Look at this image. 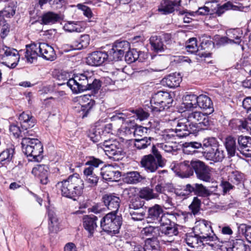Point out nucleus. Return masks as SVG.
Returning a JSON list of instances; mask_svg holds the SVG:
<instances>
[{"label": "nucleus", "instance_id": "3", "mask_svg": "<svg viewBox=\"0 0 251 251\" xmlns=\"http://www.w3.org/2000/svg\"><path fill=\"white\" fill-rule=\"evenodd\" d=\"M25 57L28 62L32 63L39 56L49 61H53L56 58L54 49L45 43H40L38 45L31 44L26 46Z\"/></svg>", "mask_w": 251, "mask_h": 251}, {"label": "nucleus", "instance_id": "63", "mask_svg": "<svg viewBox=\"0 0 251 251\" xmlns=\"http://www.w3.org/2000/svg\"><path fill=\"white\" fill-rule=\"evenodd\" d=\"M15 11L16 7L13 5V4H11L5 7L0 12L2 17L10 18L11 17L13 16L15 14Z\"/></svg>", "mask_w": 251, "mask_h": 251}, {"label": "nucleus", "instance_id": "36", "mask_svg": "<svg viewBox=\"0 0 251 251\" xmlns=\"http://www.w3.org/2000/svg\"><path fill=\"white\" fill-rule=\"evenodd\" d=\"M103 179L108 181H116L121 176V172L114 170L112 167L109 168L104 173H100Z\"/></svg>", "mask_w": 251, "mask_h": 251}, {"label": "nucleus", "instance_id": "14", "mask_svg": "<svg viewBox=\"0 0 251 251\" xmlns=\"http://www.w3.org/2000/svg\"><path fill=\"white\" fill-rule=\"evenodd\" d=\"M238 151L246 157H251V137L239 136L237 139Z\"/></svg>", "mask_w": 251, "mask_h": 251}, {"label": "nucleus", "instance_id": "7", "mask_svg": "<svg viewBox=\"0 0 251 251\" xmlns=\"http://www.w3.org/2000/svg\"><path fill=\"white\" fill-rule=\"evenodd\" d=\"M23 152L32 161L39 162L43 158V146L38 139L30 138L29 136L24 137L22 141Z\"/></svg>", "mask_w": 251, "mask_h": 251}, {"label": "nucleus", "instance_id": "50", "mask_svg": "<svg viewBox=\"0 0 251 251\" xmlns=\"http://www.w3.org/2000/svg\"><path fill=\"white\" fill-rule=\"evenodd\" d=\"M112 45L123 55L130 49L129 43L126 40H117Z\"/></svg>", "mask_w": 251, "mask_h": 251}, {"label": "nucleus", "instance_id": "24", "mask_svg": "<svg viewBox=\"0 0 251 251\" xmlns=\"http://www.w3.org/2000/svg\"><path fill=\"white\" fill-rule=\"evenodd\" d=\"M197 107L206 111V114L212 113L214 110L211 99L207 95L201 94L198 96Z\"/></svg>", "mask_w": 251, "mask_h": 251}, {"label": "nucleus", "instance_id": "9", "mask_svg": "<svg viewBox=\"0 0 251 251\" xmlns=\"http://www.w3.org/2000/svg\"><path fill=\"white\" fill-rule=\"evenodd\" d=\"M186 119L187 122L191 124L190 129L197 132L201 130L207 129L212 125L208 116L200 111L190 113Z\"/></svg>", "mask_w": 251, "mask_h": 251}, {"label": "nucleus", "instance_id": "61", "mask_svg": "<svg viewBox=\"0 0 251 251\" xmlns=\"http://www.w3.org/2000/svg\"><path fill=\"white\" fill-rule=\"evenodd\" d=\"M201 200L197 197H195L193 198L192 203L189 206V208L192 213L195 215L199 212L201 209Z\"/></svg>", "mask_w": 251, "mask_h": 251}, {"label": "nucleus", "instance_id": "33", "mask_svg": "<svg viewBox=\"0 0 251 251\" xmlns=\"http://www.w3.org/2000/svg\"><path fill=\"white\" fill-rule=\"evenodd\" d=\"M145 177L137 171L129 172L124 176V181L128 184H135L141 182Z\"/></svg>", "mask_w": 251, "mask_h": 251}, {"label": "nucleus", "instance_id": "32", "mask_svg": "<svg viewBox=\"0 0 251 251\" xmlns=\"http://www.w3.org/2000/svg\"><path fill=\"white\" fill-rule=\"evenodd\" d=\"M163 213L161 207L155 204L154 206L150 207L148 209V219L150 222L157 224V221Z\"/></svg>", "mask_w": 251, "mask_h": 251}, {"label": "nucleus", "instance_id": "46", "mask_svg": "<svg viewBox=\"0 0 251 251\" xmlns=\"http://www.w3.org/2000/svg\"><path fill=\"white\" fill-rule=\"evenodd\" d=\"M95 104V101L94 100H90L86 104L79 105L77 107V111L80 113V116H81L82 118L87 117L89 111Z\"/></svg>", "mask_w": 251, "mask_h": 251}, {"label": "nucleus", "instance_id": "39", "mask_svg": "<svg viewBox=\"0 0 251 251\" xmlns=\"http://www.w3.org/2000/svg\"><path fill=\"white\" fill-rule=\"evenodd\" d=\"M139 197L142 200H150L159 198V196L153 192V190L149 187H145L142 188L139 193Z\"/></svg>", "mask_w": 251, "mask_h": 251}, {"label": "nucleus", "instance_id": "43", "mask_svg": "<svg viewBox=\"0 0 251 251\" xmlns=\"http://www.w3.org/2000/svg\"><path fill=\"white\" fill-rule=\"evenodd\" d=\"M192 184H187L183 186L180 189H176L175 191V194L183 199L188 197L194 191Z\"/></svg>", "mask_w": 251, "mask_h": 251}, {"label": "nucleus", "instance_id": "6", "mask_svg": "<svg viewBox=\"0 0 251 251\" xmlns=\"http://www.w3.org/2000/svg\"><path fill=\"white\" fill-rule=\"evenodd\" d=\"M172 95L170 93L161 91L152 95L150 100V109L154 116H158L170 107L173 101Z\"/></svg>", "mask_w": 251, "mask_h": 251}, {"label": "nucleus", "instance_id": "15", "mask_svg": "<svg viewBox=\"0 0 251 251\" xmlns=\"http://www.w3.org/2000/svg\"><path fill=\"white\" fill-rule=\"evenodd\" d=\"M227 37H223L219 40V44L224 45L228 43L240 44L241 42L242 33L239 28L231 29L226 32Z\"/></svg>", "mask_w": 251, "mask_h": 251}, {"label": "nucleus", "instance_id": "38", "mask_svg": "<svg viewBox=\"0 0 251 251\" xmlns=\"http://www.w3.org/2000/svg\"><path fill=\"white\" fill-rule=\"evenodd\" d=\"M15 153V149L11 147L3 151L0 153V163L5 165L12 161Z\"/></svg>", "mask_w": 251, "mask_h": 251}, {"label": "nucleus", "instance_id": "18", "mask_svg": "<svg viewBox=\"0 0 251 251\" xmlns=\"http://www.w3.org/2000/svg\"><path fill=\"white\" fill-rule=\"evenodd\" d=\"M107 56L106 52L94 51L86 58V62L91 66H100L107 60Z\"/></svg>", "mask_w": 251, "mask_h": 251}, {"label": "nucleus", "instance_id": "34", "mask_svg": "<svg viewBox=\"0 0 251 251\" xmlns=\"http://www.w3.org/2000/svg\"><path fill=\"white\" fill-rule=\"evenodd\" d=\"M145 53L143 52L137 51V50L133 49L129 50L125 54V60L128 63L139 60L140 62L143 61V57Z\"/></svg>", "mask_w": 251, "mask_h": 251}, {"label": "nucleus", "instance_id": "47", "mask_svg": "<svg viewBox=\"0 0 251 251\" xmlns=\"http://www.w3.org/2000/svg\"><path fill=\"white\" fill-rule=\"evenodd\" d=\"M218 1L217 0L216 4V7L213 9L211 8L212 14L215 13L217 16H221L226 10L231 9L233 7V5L231 3L227 2L223 5L220 6L218 3Z\"/></svg>", "mask_w": 251, "mask_h": 251}, {"label": "nucleus", "instance_id": "12", "mask_svg": "<svg viewBox=\"0 0 251 251\" xmlns=\"http://www.w3.org/2000/svg\"><path fill=\"white\" fill-rule=\"evenodd\" d=\"M191 166L198 178L205 182L211 181V170L208 166L199 160H192Z\"/></svg>", "mask_w": 251, "mask_h": 251}, {"label": "nucleus", "instance_id": "16", "mask_svg": "<svg viewBox=\"0 0 251 251\" xmlns=\"http://www.w3.org/2000/svg\"><path fill=\"white\" fill-rule=\"evenodd\" d=\"M31 173L38 178L41 183L47 184L49 182V167L44 164H37L32 168Z\"/></svg>", "mask_w": 251, "mask_h": 251}, {"label": "nucleus", "instance_id": "22", "mask_svg": "<svg viewBox=\"0 0 251 251\" xmlns=\"http://www.w3.org/2000/svg\"><path fill=\"white\" fill-rule=\"evenodd\" d=\"M191 124L187 122V119H181L178 121L176 128L175 129L178 137L183 138L188 136L190 134H195L196 131H193Z\"/></svg>", "mask_w": 251, "mask_h": 251}, {"label": "nucleus", "instance_id": "44", "mask_svg": "<svg viewBox=\"0 0 251 251\" xmlns=\"http://www.w3.org/2000/svg\"><path fill=\"white\" fill-rule=\"evenodd\" d=\"M228 177V180L235 185L243 183L244 180V174L238 171H233L229 173Z\"/></svg>", "mask_w": 251, "mask_h": 251}, {"label": "nucleus", "instance_id": "45", "mask_svg": "<svg viewBox=\"0 0 251 251\" xmlns=\"http://www.w3.org/2000/svg\"><path fill=\"white\" fill-rule=\"evenodd\" d=\"M75 48L76 50H81L86 48L89 44L90 37L88 34L82 35L79 38L74 41Z\"/></svg>", "mask_w": 251, "mask_h": 251}, {"label": "nucleus", "instance_id": "48", "mask_svg": "<svg viewBox=\"0 0 251 251\" xmlns=\"http://www.w3.org/2000/svg\"><path fill=\"white\" fill-rule=\"evenodd\" d=\"M104 133V127L102 126L93 129L92 131L89 133V137L91 141L97 143L102 139Z\"/></svg>", "mask_w": 251, "mask_h": 251}, {"label": "nucleus", "instance_id": "37", "mask_svg": "<svg viewBox=\"0 0 251 251\" xmlns=\"http://www.w3.org/2000/svg\"><path fill=\"white\" fill-rule=\"evenodd\" d=\"M48 217L50 222L49 223V228L51 232H56L59 230V223L56 215L51 210L48 212Z\"/></svg>", "mask_w": 251, "mask_h": 251}, {"label": "nucleus", "instance_id": "1", "mask_svg": "<svg viewBox=\"0 0 251 251\" xmlns=\"http://www.w3.org/2000/svg\"><path fill=\"white\" fill-rule=\"evenodd\" d=\"M66 84L73 93L75 94L88 90L96 91L101 86L100 80L95 78L93 73L89 72L75 75L73 77L69 79Z\"/></svg>", "mask_w": 251, "mask_h": 251}, {"label": "nucleus", "instance_id": "40", "mask_svg": "<svg viewBox=\"0 0 251 251\" xmlns=\"http://www.w3.org/2000/svg\"><path fill=\"white\" fill-rule=\"evenodd\" d=\"M247 245L243 240L237 239L233 240L232 244L226 249V251H246Z\"/></svg>", "mask_w": 251, "mask_h": 251}, {"label": "nucleus", "instance_id": "31", "mask_svg": "<svg viewBox=\"0 0 251 251\" xmlns=\"http://www.w3.org/2000/svg\"><path fill=\"white\" fill-rule=\"evenodd\" d=\"M150 44L151 49L156 52H162L164 51L166 47L163 43L161 36L152 35L150 38Z\"/></svg>", "mask_w": 251, "mask_h": 251}, {"label": "nucleus", "instance_id": "17", "mask_svg": "<svg viewBox=\"0 0 251 251\" xmlns=\"http://www.w3.org/2000/svg\"><path fill=\"white\" fill-rule=\"evenodd\" d=\"M102 200L107 208L111 212L117 213L121 202L119 197L114 194L105 195L102 197Z\"/></svg>", "mask_w": 251, "mask_h": 251}, {"label": "nucleus", "instance_id": "11", "mask_svg": "<svg viewBox=\"0 0 251 251\" xmlns=\"http://www.w3.org/2000/svg\"><path fill=\"white\" fill-rule=\"evenodd\" d=\"M20 55L18 50L6 46L0 47V60L11 68H15L18 64Z\"/></svg>", "mask_w": 251, "mask_h": 251}, {"label": "nucleus", "instance_id": "35", "mask_svg": "<svg viewBox=\"0 0 251 251\" xmlns=\"http://www.w3.org/2000/svg\"><path fill=\"white\" fill-rule=\"evenodd\" d=\"M41 18L42 24L44 25H52L60 20V16L53 12H48L44 13Z\"/></svg>", "mask_w": 251, "mask_h": 251}, {"label": "nucleus", "instance_id": "4", "mask_svg": "<svg viewBox=\"0 0 251 251\" xmlns=\"http://www.w3.org/2000/svg\"><path fill=\"white\" fill-rule=\"evenodd\" d=\"M192 230L195 235L203 240L212 249L216 248V244L224 242L214 233L211 222L204 219L197 221Z\"/></svg>", "mask_w": 251, "mask_h": 251}, {"label": "nucleus", "instance_id": "13", "mask_svg": "<svg viewBox=\"0 0 251 251\" xmlns=\"http://www.w3.org/2000/svg\"><path fill=\"white\" fill-rule=\"evenodd\" d=\"M170 168L177 176L181 178L189 177L194 174L191 161L185 160L179 163L173 162Z\"/></svg>", "mask_w": 251, "mask_h": 251}, {"label": "nucleus", "instance_id": "19", "mask_svg": "<svg viewBox=\"0 0 251 251\" xmlns=\"http://www.w3.org/2000/svg\"><path fill=\"white\" fill-rule=\"evenodd\" d=\"M181 0H162L158 7V11L163 15H168L174 12L176 7L180 5Z\"/></svg>", "mask_w": 251, "mask_h": 251}, {"label": "nucleus", "instance_id": "41", "mask_svg": "<svg viewBox=\"0 0 251 251\" xmlns=\"http://www.w3.org/2000/svg\"><path fill=\"white\" fill-rule=\"evenodd\" d=\"M192 185L194 188L193 193L198 196L207 197L211 195L210 191L201 184L194 183Z\"/></svg>", "mask_w": 251, "mask_h": 251}, {"label": "nucleus", "instance_id": "21", "mask_svg": "<svg viewBox=\"0 0 251 251\" xmlns=\"http://www.w3.org/2000/svg\"><path fill=\"white\" fill-rule=\"evenodd\" d=\"M202 153L206 160L214 162H222L226 156L225 151L218 147L212 151H203Z\"/></svg>", "mask_w": 251, "mask_h": 251}, {"label": "nucleus", "instance_id": "54", "mask_svg": "<svg viewBox=\"0 0 251 251\" xmlns=\"http://www.w3.org/2000/svg\"><path fill=\"white\" fill-rule=\"evenodd\" d=\"M235 123L238 126V129L242 132L251 129V119L249 115L245 120H236Z\"/></svg>", "mask_w": 251, "mask_h": 251}, {"label": "nucleus", "instance_id": "42", "mask_svg": "<svg viewBox=\"0 0 251 251\" xmlns=\"http://www.w3.org/2000/svg\"><path fill=\"white\" fill-rule=\"evenodd\" d=\"M201 144V148L206 151L208 149H209V151H212L219 147V142L215 137H208L204 139Z\"/></svg>", "mask_w": 251, "mask_h": 251}, {"label": "nucleus", "instance_id": "57", "mask_svg": "<svg viewBox=\"0 0 251 251\" xmlns=\"http://www.w3.org/2000/svg\"><path fill=\"white\" fill-rule=\"evenodd\" d=\"M64 29L65 30L70 32H80L81 31L82 28L80 25L79 23L70 21L65 24Z\"/></svg>", "mask_w": 251, "mask_h": 251}, {"label": "nucleus", "instance_id": "53", "mask_svg": "<svg viewBox=\"0 0 251 251\" xmlns=\"http://www.w3.org/2000/svg\"><path fill=\"white\" fill-rule=\"evenodd\" d=\"M151 137H145L141 139H136L134 141V146L138 150L147 148L151 144Z\"/></svg>", "mask_w": 251, "mask_h": 251}, {"label": "nucleus", "instance_id": "52", "mask_svg": "<svg viewBox=\"0 0 251 251\" xmlns=\"http://www.w3.org/2000/svg\"><path fill=\"white\" fill-rule=\"evenodd\" d=\"M184 151L187 154H193L196 153V149L201 148L202 144L197 142H186L184 144Z\"/></svg>", "mask_w": 251, "mask_h": 251}, {"label": "nucleus", "instance_id": "5", "mask_svg": "<svg viewBox=\"0 0 251 251\" xmlns=\"http://www.w3.org/2000/svg\"><path fill=\"white\" fill-rule=\"evenodd\" d=\"M170 214L163 213L157 223L160 226L157 228L158 238L165 244L171 243L174 241V237L178 234L177 225L172 222L170 219Z\"/></svg>", "mask_w": 251, "mask_h": 251}, {"label": "nucleus", "instance_id": "51", "mask_svg": "<svg viewBox=\"0 0 251 251\" xmlns=\"http://www.w3.org/2000/svg\"><path fill=\"white\" fill-rule=\"evenodd\" d=\"M178 136L177 134L174 129H168L165 130L162 135V139L166 142L173 144L176 143V137Z\"/></svg>", "mask_w": 251, "mask_h": 251}, {"label": "nucleus", "instance_id": "8", "mask_svg": "<svg viewBox=\"0 0 251 251\" xmlns=\"http://www.w3.org/2000/svg\"><path fill=\"white\" fill-rule=\"evenodd\" d=\"M153 155L149 154L144 156L141 160V166L145 170L150 173L155 172L159 167H163L165 165L166 161L163 159L160 152L154 145L152 147Z\"/></svg>", "mask_w": 251, "mask_h": 251}, {"label": "nucleus", "instance_id": "29", "mask_svg": "<svg viewBox=\"0 0 251 251\" xmlns=\"http://www.w3.org/2000/svg\"><path fill=\"white\" fill-rule=\"evenodd\" d=\"M224 144L227 151L228 157H231L235 156L236 151H238V145H236V139L231 136H228L226 138Z\"/></svg>", "mask_w": 251, "mask_h": 251}, {"label": "nucleus", "instance_id": "55", "mask_svg": "<svg viewBox=\"0 0 251 251\" xmlns=\"http://www.w3.org/2000/svg\"><path fill=\"white\" fill-rule=\"evenodd\" d=\"M107 60L117 61L121 60L124 55L112 45V48L106 52Z\"/></svg>", "mask_w": 251, "mask_h": 251}, {"label": "nucleus", "instance_id": "56", "mask_svg": "<svg viewBox=\"0 0 251 251\" xmlns=\"http://www.w3.org/2000/svg\"><path fill=\"white\" fill-rule=\"evenodd\" d=\"M103 161L101 159L93 156H90L88 157V160L86 162L85 165L89 166L86 168H91L92 170L94 171L96 168L103 165Z\"/></svg>", "mask_w": 251, "mask_h": 251}, {"label": "nucleus", "instance_id": "64", "mask_svg": "<svg viewBox=\"0 0 251 251\" xmlns=\"http://www.w3.org/2000/svg\"><path fill=\"white\" fill-rule=\"evenodd\" d=\"M186 48L188 52L191 53L196 52L198 50L196 39L190 38L186 44Z\"/></svg>", "mask_w": 251, "mask_h": 251}, {"label": "nucleus", "instance_id": "62", "mask_svg": "<svg viewBox=\"0 0 251 251\" xmlns=\"http://www.w3.org/2000/svg\"><path fill=\"white\" fill-rule=\"evenodd\" d=\"M165 185L166 183L164 178L159 176V178L158 179L157 184L154 187V191L156 192L155 194H157L159 196V198H156L157 199L160 200V195L164 193Z\"/></svg>", "mask_w": 251, "mask_h": 251}, {"label": "nucleus", "instance_id": "20", "mask_svg": "<svg viewBox=\"0 0 251 251\" xmlns=\"http://www.w3.org/2000/svg\"><path fill=\"white\" fill-rule=\"evenodd\" d=\"M19 124L22 129L25 131H33L30 129L35 124L36 120L29 112H23L19 116Z\"/></svg>", "mask_w": 251, "mask_h": 251}, {"label": "nucleus", "instance_id": "49", "mask_svg": "<svg viewBox=\"0 0 251 251\" xmlns=\"http://www.w3.org/2000/svg\"><path fill=\"white\" fill-rule=\"evenodd\" d=\"M145 204V201L141 199L139 196L134 197L131 199L128 204L129 210H138L141 208H144L143 206Z\"/></svg>", "mask_w": 251, "mask_h": 251}, {"label": "nucleus", "instance_id": "58", "mask_svg": "<svg viewBox=\"0 0 251 251\" xmlns=\"http://www.w3.org/2000/svg\"><path fill=\"white\" fill-rule=\"evenodd\" d=\"M158 241L155 238H148L145 241V251H159Z\"/></svg>", "mask_w": 251, "mask_h": 251}, {"label": "nucleus", "instance_id": "26", "mask_svg": "<svg viewBox=\"0 0 251 251\" xmlns=\"http://www.w3.org/2000/svg\"><path fill=\"white\" fill-rule=\"evenodd\" d=\"M9 131L15 138L22 137V139L25 137L32 136L34 135L33 131H25L19 126L17 123H13L9 126Z\"/></svg>", "mask_w": 251, "mask_h": 251}, {"label": "nucleus", "instance_id": "27", "mask_svg": "<svg viewBox=\"0 0 251 251\" xmlns=\"http://www.w3.org/2000/svg\"><path fill=\"white\" fill-rule=\"evenodd\" d=\"M182 79L179 73H175L171 74L164 77L162 80V83L164 85L173 88L179 85Z\"/></svg>", "mask_w": 251, "mask_h": 251}, {"label": "nucleus", "instance_id": "10", "mask_svg": "<svg viewBox=\"0 0 251 251\" xmlns=\"http://www.w3.org/2000/svg\"><path fill=\"white\" fill-rule=\"evenodd\" d=\"M122 224V216L117 215V213H114V212H111L106 214L100 221V227L102 230L112 234L119 232Z\"/></svg>", "mask_w": 251, "mask_h": 251}, {"label": "nucleus", "instance_id": "30", "mask_svg": "<svg viewBox=\"0 0 251 251\" xmlns=\"http://www.w3.org/2000/svg\"><path fill=\"white\" fill-rule=\"evenodd\" d=\"M104 152L109 158L119 159L118 156L121 155L122 153L121 145L117 141L114 142L111 146L106 148Z\"/></svg>", "mask_w": 251, "mask_h": 251}, {"label": "nucleus", "instance_id": "23", "mask_svg": "<svg viewBox=\"0 0 251 251\" xmlns=\"http://www.w3.org/2000/svg\"><path fill=\"white\" fill-rule=\"evenodd\" d=\"M97 220L98 217L93 215H85L82 219L83 227L88 232L89 237L93 236V234L98 226Z\"/></svg>", "mask_w": 251, "mask_h": 251}, {"label": "nucleus", "instance_id": "59", "mask_svg": "<svg viewBox=\"0 0 251 251\" xmlns=\"http://www.w3.org/2000/svg\"><path fill=\"white\" fill-rule=\"evenodd\" d=\"M129 213L131 219L134 221H142L146 216V210L144 208L129 210Z\"/></svg>", "mask_w": 251, "mask_h": 251}, {"label": "nucleus", "instance_id": "28", "mask_svg": "<svg viewBox=\"0 0 251 251\" xmlns=\"http://www.w3.org/2000/svg\"><path fill=\"white\" fill-rule=\"evenodd\" d=\"M186 244L191 248L206 247L207 246L206 242L201 239L199 236L195 235L193 231L186 234L185 239Z\"/></svg>", "mask_w": 251, "mask_h": 251}, {"label": "nucleus", "instance_id": "25", "mask_svg": "<svg viewBox=\"0 0 251 251\" xmlns=\"http://www.w3.org/2000/svg\"><path fill=\"white\" fill-rule=\"evenodd\" d=\"M83 173L85 182L88 184L89 187L94 188L98 185L99 177L95 174V171L91 168H84Z\"/></svg>", "mask_w": 251, "mask_h": 251}, {"label": "nucleus", "instance_id": "60", "mask_svg": "<svg viewBox=\"0 0 251 251\" xmlns=\"http://www.w3.org/2000/svg\"><path fill=\"white\" fill-rule=\"evenodd\" d=\"M217 2V0H211V1H207L205 2V4L207 5V6L199 7L198 10L195 12V13L198 15L202 16L212 14L211 8L210 9L209 7L210 6L211 3Z\"/></svg>", "mask_w": 251, "mask_h": 251}, {"label": "nucleus", "instance_id": "2", "mask_svg": "<svg viewBox=\"0 0 251 251\" xmlns=\"http://www.w3.org/2000/svg\"><path fill=\"white\" fill-rule=\"evenodd\" d=\"M56 187L61 191L62 196L75 201L82 194L84 184L78 175L74 174L57 182Z\"/></svg>", "mask_w": 251, "mask_h": 251}]
</instances>
